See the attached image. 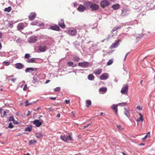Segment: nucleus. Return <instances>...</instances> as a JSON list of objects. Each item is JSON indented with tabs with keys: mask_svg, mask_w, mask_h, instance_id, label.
Instances as JSON below:
<instances>
[{
	"mask_svg": "<svg viewBox=\"0 0 155 155\" xmlns=\"http://www.w3.org/2000/svg\"><path fill=\"white\" fill-rule=\"evenodd\" d=\"M68 136L65 135H61L60 137L61 139L65 142H67L69 140L71 141H73L74 139L72 137V133H68Z\"/></svg>",
	"mask_w": 155,
	"mask_h": 155,
	"instance_id": "f257e3e1",
	"label": "nucleus"
},
{
	"mask_svg": "<svg viewBox=\"0 0 155 155\" xmlns=\"http://www.w3.org/2000/svg\"><path fill=\"white\" fill-rule=\"evenodd\" d=\"M38 49L41 52H45L47 50L49 49V48L46 46L43 43L38 46Z\"/></svg>",
	"mask_w": 155,
	"mask_h": 155,
	"instance_id": "f03ea898",
	"label": "nucleus"
},
{
	"mask_svg": "<svg viewBox=\"0 0 155 155\" xmlns=\"http://www.w3.org/2000/svg\"><path fill=\"white\" fill-rule=\"evenodd\" d=\"M128 84H124L121 90V93L124 94H126L127 93L128 89Z\"/></svg>",
	"mask_w": 155,
	"mask_h": 155,
	"instance_id": "7ed1b4c3",
	"label": "nucleus"
},
{
	"mask_svg": "<svg viewBox=\"0 0 155 155\" xmlns=\"http://www.w3.org/2000/svg\"><path fill=\"white\" fill-rule=\"evenodd\" d=\"M68 34L71 36H75L77 33L76 29L74 28H70L68 31Z\"/></svg>",
	"mask_w": 155,
	"mask_h": 155,
	"instance_id": "20e7f679",
	"label": "nucleus"
},
{
	"mask_svg": "<svg viewBox=\"0 0 155 155\" xmlns=\"http://www.w3.org/2000/svg\"><path fill=\"white\" fill-rule=\"evenodd\" d=\"M28 24L26 22L21 23H19L18 25V29L20 31L23 30L25 27L28 25Z\"/></svg>",
	"mask_w": 155,
	"mask_h": 155,
	"instance_id": "39448f33",
	"label": "nucleus"
},
{
	"mask_svg": "<svg viewBox=\"0 0 155 155\" xmlns=\"http://www.w3.org/2000/svg\"><path fill=\"white\" fill-rule=\"evenodd\" d=\"M40 120L41 121L37 119L34 120L33 123L37 127H40L44 122L42 119H40Z\"/></svg>",
	"mask_w": 155,
	"mask_h": 155,
	"instance_id": "423d86ee",
	"label": "nucleus"
},
{
	"mask_svg": "<svg viewBox=\"0 0 155 155\" xmlns=\"http://www.w3.org/2000/svg\"><path fill=\"white\" fill-rule=\"evenodd\" d=\"M38 40V37L32 35L28 39V41L31 43H35Z\"/></svg>",
	"mask_w": 155,
	"mask_h": 155,
	"instance_id": "0eeeda50",
	"label": "nucleus"
},
{
	"mask_svg": "<svg viewBox=\"0 0 155 155\" xmlns=\"http://www.w3.org/2000/svg\"><path fill=\"white\" fill-rule=\"evenodd\" d=\"M90 65L89 63L87 61L84 62H79L78 63V65L79 66L81 67L85 68L88 67Z\"/></svg>",
	"mask_w": 155,
	"mask_h": 155,
	"instance_id": "6e6552de",
	"label": "nucleus"
},
{
	"mask_svg": "<svg viewBox=\"0 0 155 155\" xmlns=\"http://www.w3.org/2000/svg\"><path fill=\"white\" fill-rule=\"evenodd\" d=\"M100 4L101 7L104 8L105 7L108 6L110 4L109 2L107 0H103L100 2Z\"/></svg>",
	"mask_w": 155,
	"mask_h": 155,
	"instance_id": "1a4fd4ad",
	"label": "nucleus"
},
{
	"mask_svg": "<svg viewBox=\"0 0 155 155\" xmlns=\"http://www.w3.org/2000/svg\"><path fill=\"white\" fill-rule=\"evenodd\" d=\"M90 9L93 11H96L99 9V5L95 3H92Z\"/></svg>",
	"mask_w": 155,
	"mask_h": 155,
	"instance_id": "9d476101",
	"label": "nucleus"
},
{
	"mask_svg": "<svg viewBox=\"0 0 155 155\" xmlns=\"http://www.w3.org/2000/svg\"><path fill=\"white\" fill-rule=\"evenodd\" d=\"M58 25L62 28L64 29L66 26L64 23V21L63 19H61L58 22Z\"/></svg>",
	"mask_w": 155,
	"mask_h": 155,
	"instance_id": "9b49d317",
	"label": "nucleus"
},
{
	"mask_svg": "<svg viewBox=\"0 0 155 155\" xmlns=\"http://www.w3.org/2000/svg\"><path fill=\"white\" fill-rule=\"evenodd\" d=\"M48 29L57 31H60L61 30L60 28L57 25H51L48 28Z\"/></svg>",
	"mask_w": 155,
	"mask_h": 155,
	"instance_id": "f8f14e48",
	"label": "nucleus"
},
{
	"mask_svg": "<svg viewBox=\"0 0 155 155\" xmlns=\"http://www.w3.org/2000/svg\"><path fill=\"white\" fill-rule=\"evenodd\" d=\"M92 2H85L84 3V5L85 6L86 9H90L91 8Z\"/></svg>",
	"mask_w": 155,
	"mask_h": 155,
	"instance_id": "ddd939ff",
	"label": "nucleus"
},
{
	"mask_svg": "<svg viewBox=\"0 0 155 155\" xmlns=\"http://www.w3.org/2000/svg\"><path fill=\"white\" fill-rule=\"evenodd\" d=\"M108 74L107 73H103L100 77V79L101 80H105L109 78Z\"/></svg>",
	"mask_w": 155,
	"mask_h": 155,
	"instance_id": "4468645a",
	"label": "nucleus"
},
{
	"mask_svg": "<svg viewBox=\"0 0 155 155\" xmlns=\"http://www.w3.org/2000/svg\"><path fill=\"white\" fill-rule=\"evenodd\" d=\"M119 41H116L115 42L113 43L110 47V48L111 49H114L117 47L119 45Z\"/></svg>",
	"mask_w": 155,
	"mask_h": 155,
	"instance_id": "2eb2a0df",
	"label": "nucleus"
},
{
	"mask_svg": "<svg viewBox=\"0 0 155 155\" xmlns=\"http://www.w3.org/2000/svg\"><path fill=\"white\" fill-rule=\"evenodd\" d=\"M86 8L85 6L82 5H80L78 9V10L81 12H84Z\"/></svg>",
	"mask_w": 155,
	"mask_h": 155,
	"instance_id": "dca6fc26",
	"label": "nucleus"
},
{
	"mask_svg": "<svg viewBox=\"0 0 155 155\" xmlns=\"http://www.w3.org/2000/svg\"><path fill=\"white\" fill-rule=\"evenodd\" d=\"M45 45L47 46L49 48V49L50 48V46H52V42L51 40H46L44 42Z\"/></svg>",
	"mask_w": 155,
	"mask_h": 155,
	"instance_id": "f3484780",
	"label": "nucleus"
},
{
	"mask_svg": "<svg viewBox=\"0 0 155 155\" xmlns=\"http://www.w3.org/2000/svg\"><path fill=\"white\" fill-rule=\"evenodd\" d=\"M15 67L16 68L20 69L24 67V65L21 63H18L15 64Z\"/></svg>",
	"mask_w": 155,
	"mask_h": 155,
	"instance_id": "a211bd4d",
	"label": "nucleus"
},
{
	"mask_svg": "<svg viewBox=\"0 0 155 155\" xmlns=\"http://www.w3.org/2000/svg\"><path fill=\"white\" fill-rule=\"evenodd\" d=\"M107 88L106 87H102L100 88L99 91L102 94L105 93L107 91Z\"/></svg>",
	"mask_w": 155,
	"mask_h": 155,
	"instance_id": "6ab92c4d",
	"label": "nucleus"
},
{
	"mask_svg": "<svg viewBox=\"0 0 155 155\" xmlns=\"http://www.w3.org/2000/svg\"><path fill=\"white\" fill-rule=\"evenodd\" d=\"M36 15L35 13H31L28 16V18L30 20H33L35 19Z\"/></svg>",
	"mask_w": 155,
	"mask_h": 155,
	"instance_id": "aec40b11",
	"label": "nucleus"
},
{
	"mask_svg": "<svg viewBox=\"0 0 155 155\" xmlns=\"http://www.w3.org/2000/svg\"><path fill=\"white\" fill-rule=\"evenodd\" d=\"M35 69H36L37 68H28L25 69V71L26 73H31V71H34Z\"/></svg>",
	"mask_w": 155,
	"mask_h": 155,
	"instance_id": "412c9836",
	"label": "nucleus"
},
{
	"mask_svg": "<svg viewBox=\"0 0 155 155\" xmlns=\"http://www.w3.org/2000/svg\"><path fill=\"white\" fill-rule=\"evenodd\" d=\"M36 58H32L28 59H27L26 60V62L27 63H36L37 62L35 61V59Z\"/></svg>",
	"mask_w": 155,
	"mask_h": 155,
	"instance_id": "4be33fe9",
	"label": "nucleus"
},
{
	"mask_svg": "<svg viewBox=\"0 0 155 155\" xmlns=\"http://www.w3.org/2000/svg\"><path fill=\"white\" fill-rule=\"evenodd\" d=\"M113 110L114 111L116 114L117 113V105L113 104L111 106Z\"/></svg>",
	"mask_w": 155,
	"mask_h": 155,
	"instance_id": "5701e85b",
	"label": "nucleus"
},
{
	"mask_svg": "<svg viewBox=\"0 0 155 155\" xmlns=\"http://www.w3.org/2000/svg\"><path fill=\"white\" fill-rule=\"evenodd\" d=\"M125 111L124 112V114L129 118H130V116L129 115L130 112L128 111L126 108H124Z\"/></svg>",
	"mask_w": 155,
	"mask_h": 155,
	"instance_id": "b1692460",
	"label": "nucleus"
},
{
	"mask_svg": "<svg viewBox=\"0 0 155 155\" xmlns=\"http://www.w3.org/2000/svg\"><path fill=\"white\" fill-rule=\"evenodd\" d=\"M35 135L36 137L38 139L42 138L43 137V135L41 132H38L36 133Z\"/></svg>",
	"mask_w": 155,
	"mask_h": 155,
	"instance_id": "393cba45",
	"label": "nucleus"
},
{
	"mask_svg": "<svg viewBox=\"0 0 155 155\" xmlns=\"http://www.w3.org/2000/svg\"><path fill=\"white\" fill-rule=\"evenodd\" d=\"M120 5L118 4H114L112 6V8L114 10L118 9L120 8Z\"/></svg>",
	"mask_w": 155,
	"mask_h": 155,
	"instance_id": "a878e982",
	"label": "nucleus"
},
{
	"mask_svg": "<svg viewBox=\"0 0 155 155\" xmlns=\"http://www.w3.org/2000/svg\"><path fill=\"white\" fill-rule=\"evenodd\" d=\"M86 106L87 107H89L91 104V101L90 100H88L86 101Z\"/></svg>",
	"mask_w": 155,
	"mask_h": 155,
	"instance_id": "bb28decb",
	"label": "nucleus"
},
{
	"mask_svg": "<svg viewBox=\"0 0 155 155\" xmlns=\"http://www.w3.org/2000/svg\"><path fill=\"white\" fill-rule=\"evenodd\" d=\"M88 79L89 80L92 81L94 79V76L92 74H90L88 76Z\"/></svg>",
	"mask_w": 155,
	"mask_h": 155,
	"instance_id": "cd10ccee",
	"label": "nucleus"
},
{
	"mask_svg": "<svg viewBox=\"0 0 155 155\" xmlns=\"http://www.w3.org/2000/svg\"><path fill=\"white\" fill-rule=\"evenodd\" d=\"M150 132H148L147 134H146L145 136L143 138H142V140L143 141L145 139H146L148 137L150 136Z\"/></svg>",
	"mask_w": 155,
	"mask_h": 155,
	"instance_id": "c85d7f7f",
	"label": "nucleus"
},
{
	"mask_svg": "<svg viewBox=\"0 0 155 155\" xmlns=\"http://www.w3.org/2000/svg\"><path fill=\"white\" fill-rule=\"evenodd\" d=\"M36 143V141L35 140H31L29 142L30 145H34Z\"/></svg>",
	"mask_w": 155,
	"mask_h": 155,
	"instance_id": "c756f323",
	"label": "nucleus"
},
{
	"mask_svg": "<svg viewBox=\"0 0 155 155\" xmlns=\"http://www.w3.org/2000/svg\"><path fill=\"white\" fill-rule=\"evenodd\" d=\"M32 127L31 126V125L30 127H28L27 128H26L25 129V131H28V132H30L31 130H32Z\"/></svg>",
	"mask_w": 155,
	"mask_h": 155,
	"instance_id": "7c9ffc66",
	"label": "nucleus"
},
{
	"mask_svg": "<svg viewBox=\"0 0 155 155\" xmlns=\"http://www.w3.org/2000/svg\"><path fill=\"white\" fill-rule=\"evenodd\" d=\"M12 10V8L10 6H9L8 8H5L4 11L5 12H9L11 11Z\"/></svg>",
	"mask_w": 155,
	"mask_h": 155,
	"instance_id": "2f4dec72",
	"label": "nucleus"
},
{
	"mask_svg": "<svg viewBox=\"0 0 155 155\" xmlns=\"http://www.w3.org/2000/svg\"><path fill=\"white\" fill-rule=\"evenodd\" d=\"M101 72V69H98L94 71V73L96 74H99Z\"/></svg>",
	"mask_w": 155,
	"mask_h": 155,
	"instance_id": "473e14b6",
	"label": "nucleus"
},
{
	"mask_svg": "<svg viewBox=\"0 0 155 155\" xmlns=\"http://www.w3.org/2000/svg\"><path fill=\"white\" fill-rule=\"evenodd\" d=\"M73 59L74 61L77 62L79 61L80 60V58L77 56L74 57Z\"/></svg>",
	"mask_w": 155,
	"mask_h": 155,
	"instance_id": "72a5a7b5",
	"label": "nucleus"
},
{
	"mask_svg": "<svg viewBox=\"0 0 155 155\" xmlns=\"http://www.w3.org/2000/svg\"><path fill=\"white\" fill-rule=\"evenodd\" d=\"M25 106H29L30 105H31L32 104V103H30L28 101V100H27L25 101Z\"/></svg>",
	"mask_w": 155,
	"mask_h": 155,
	"instance_id": "f704fd0d",
	"label": "nucleus"
},
{
	"mask_svg": "<svg viewBox=\"0 0 155 155\" xmlns=\"http://www.w3.org/2000/svg\"><path fill=\"white\" fill-rule=\"evenodd\" d=\"M10 64V61H4L3 62V64L5 66L9 65Z\"/></svg>",
	"mask_w": 155,
	"mask_h": 155,
	"instance_id": "c9c22d12",
	"label": "nucleus"
},
{
	"mask_svg": "<svg viewBox=\"0 0 155 155\" xmlns=\"http://www.w3.org/2000/svg\"><path fill=\"white\" fill-rule=\"evenodd\" d=\"M54 90L55 92H59L60 91L61 87H57L54 88Z\"/></svg>",
	"mask_w": 155,
	"mask_h": 155,
	"instance_id": "e433bc0d",
	"label": "nucleus"
},
{
	"mask_svg": "<svg viewBox=\"0 0 155 155\" xmlns=\"http://www.w3.org/2000/svg\"><path fill=\"white\" fill-rule=\"evenodd\" d=\"M127 12V10L126 9H123L122 11V12L121 13V15L122 16H124V15H125V13H126V12Z\"/></svg>",
	"mask_w": 155,
	"mask_h": 155,
	"instance_id": "4c0bfd02",
	"label": "nucleus"
},
{
	"mask_svg": "<svg viewBox=\"0 0 155 155\" xmlns=\"http://www.w3.org/2000/svg\"><path fill=\"white\" fill-rule=\"evenodd\" d=\"M113 62V60L112 59H110L107 63V65H111Z\"/></svg>",
	"mask_w": 155,
	"mask_h": 155,
	"instance_id": "58836bf2",
	"label": "nucleus"
},
{
	"mask_svg": "<svg viewBox=\"0 0 155 155\" xmlns=\"http://www.w3.org/2000/svg\"><path fill=\"white\" fill-rule=\"evenodd\" d=\"M143 117H140L139 118H138L136 120L137 122H139L140 121L143 122Z\"/></svg>",
	"mask_w": 155,
	"mask_h": 155,
	"instance_id": "ea45409f",
	"label": "nucleus"
},
{
	"mask_svg": "<svg viewBox=\"0 0 155 155\" xmlns=\"http://www.w3.org/2000/svg\"><path fill=\"white\" fill-rule=\"evenodd\" d=\"M38 80L36 78H35L34 77L33 78V80H32V82L34 83H35L38 82Z\"/></svg>",
	"mask_w": 155,
	"mask_h": 155,
	"instance_id": "a19ab883",
	"label": "nucleus"
},
{
	"mask_svg": "<svg viewBox=\"0 0 155 155\" xmlns=\"http://www.w3.org/2000/svg\"><path fill=\"white\" fill-rule=\"evenodd\" d=\"M15 120L13 116H10L9 119V121H12L13 122Z\"/></svg>",
	"mask_w": 155,
	"mask_h": 155,
	"instance_id": "79ce46f5",
	"label": "nucleus"
},
{
	"mask_svg": "<svg viewBox=\"0 0 155 155\" xmlns=\"http://www.w3.org/2000/svg\"><path fill=\"white\" fill-rule=\"evenodd\" d=\"M143 35L142 34H140L139 35V36H137L136 37V39L137 40H138V41L141 37H143Z\"/></svg>",
	"mask_w": 155,
	"mask_h": 155,
	"instance_id": "37998d69",
	"label": "nucleus"
},
{
	"mask_svg": "<svg viewBox=\"0 0 155 155\" xmlns=\"http://www.w3.org/2000/svg\"><path fill=\"white\" fill-rule=\"evenodd\" d=\"M38 23V22L37 21H33V22H32L31 24V25H36Z\"/></svg>",
	"mask_w": 155,
	"mask_h": 155,
	"instance_id": "c03bdc74",
	"label": "nucleus"
},
{
	"mask_svg": "<svg viewBox=\"0 0 155 155\" xmlns=\"http://www.w3.org/2000/svg\"><path fill=\"white\" fill-rule=\"evenodd\" d=\"M30 55L29 54H26L25 56V58H29L30 57Z\"/></svg>",
	"mask_w": 155,
	"mask_h": 155,
	"instance_id": "a18cd8bd",
	"label": "nucleus"
},
{
	"mask_svg": "<svg viewBox=\"0 0 155 155\" xmlns=\"http://www.w3.org/2000/svg\"><path fill=\"white\" fill-rule=\"evenodd\" d=\"M8 128H12L13 127V125L12 124V123H10L8 125Z\"/></svg>",
	"mask_w": 155,
	"mask_h": 155,
	"instance_id": "49530a36",
	"label": "nucleus"
},
{
	"mask_svg": "<svg viewBox=\"0 0 155 155\" xmlns=\"http://www.w3.org/2000/svg\"><path fill=\"white\" fill-rule=\"evenodd\" d=\"M117 127L120 130H123V128L120 125H117Z\"/></svg>",
	"mask_w": 155,
	"mask_h": 155,
	"instance_id": "de8ad7c7",
	"label": "nucleus"
},
{
	"mask_svg": "<svg viewBox=\"0 0 155 155\" xmlns=\"http://www.w3.org/2000/svg\"><path fill=\"white\" fill-rule=\"evenodd\" d=\"M126 102H123L121 103H119L118 104V105H120L121 106H124L126 104Z\"/></svg>",
	"mask_w": 155,
	"mask_h": 155,
	"instance_id": "09e8293b",
	"label": "nucleus"
},
{
	"mask_svg": "<svg viewBox=\"0 0 155 155\" xmlns=\"http://www.w3.org/2000/svg\"><path fill=\"white\" fill-rule=\"evenodd\" d=\"M68 64L69 66H73V62L72 61H69L68 62Z\"/></svg>",
	"mask_w": 155,
	"mask_h": 155,
	"instance_id": "8fccbe9b",
	"label": "nucleus"
},
{
	"mask_svg": "<svg viewBox=\"0 0 155 155\" xmlns=\"http://www.w3.org/2000/svg\"><path fill=\"white\" fill-rule=\"evenodd\" d=\"M91 124H92V122H90V123L88 124L87 125H86L85 126H84L83 127V129H84L86 127H88Z\"/></svg>",
	"mask_w": 155,
	"mask_h": 155,
	"instance_id": "3c124183",
	"label": "nucleus"
},
{
	"mask_svg": "<svg viewBox=\"0 0 155 155\" xmlns=\"http://www.w3.org/2000/svg\"><path fill=\"white\" fill-rule=\"evenodd\" d=\"M83 27H84L83 26L79 25L77 27V28L79 30H81L82 29Z\"/></svg>",
	"mask_w": 155,
	"mask_h": 155,
	"instance_id": "603ef678",
	"label": "nucleus"
},
{
	"mask_svg": "<svg viewBox=\"0 0 155 155\" xmlns=\"http://www.w3.org/2000/svg\"><path fill=\"white\" fill-rule=\"evenodd\" d=\"M27 86L26 84L24 85V86L23 88V90L24 91H26L27 90Z\"/></svg>",
	"mask_w": 155,
	"mask_h": 155,
	"instance_id": "864d4df0",
	"label": "nucleus"
},
{
	"mask_svg": "<svg viewBox=\"0 0 155 155\" xmlns=\"http://www.w3.org/2000/svg\"><path fill=\"white\" fill-rule=\"evenodd\" d=\"M113 36V35L111 36L110 35H108L107 37L106 38V40H108L111 37H112Z\"/></svg>",
	"mask_w": 155,
	"mask_h": 155,
	"instance_id": "5fc2aeb1",
	"label": "nucleus"
},
{
	"mask_svg": "<svg viewBox=\"0 0 155 155\" xmlns=\"http://www.w3.org/2000/svg\"><path fill=\"white\" fill-rule=\"evenodd\" d=\"M16 79H17L16 78L10 79V80L13 82H14Z\"/></svg>",
	"mask_w": 155,
	"mask_h": 155,
	"instance_id": "6e6d98bb",
	"label": "nucleus"
},
{
	"mask_svg": "<svg viewBox=\"0 0 155 155\" xmlns=\"http://www.w3.org/2000/svg\"><path fill=\"white\" fill-rule=\"evenodd\" d=\"M117 27H115L114 28H113V29H112V32H114L115 31H116V30H117Z\"/></svg>",
	"mask_w": 155,
	"mask_h": 155,
	"instance_id": "4d7b16f0",
	"label": "nucleus"
},
{
	"mask_svg": "<svg viewBox=\"0 0 155 155\" xmlns=\"http://www.w3.org/2000/svg\"><path fill=\"white\" fill-rule=\"evenodd\" d=\"M6 114V112L5 111H3V115H2L1 116L2 117H3L4 116H5Z\"/></svg>",
	"mask_w": 155,
	"mask_h": 155,
	"instance_id": "13d9d810",
	"label": "nucleus"
},
{
	"mask_svg": "<svg viewBox=\"0 0 155 155\" xmlns=\"http://www.w3.org/2000/svg\"><path fill=\"white\" fill-rule=\"evenodd\" d=\"M137 108L140 110H141L142 109V108L140 106H137Z\"/></svg>",
	"mask_w": 155,
	"mask_h": 155,
	"instance_id": "bf43d9fd",
	"label": "nucleus"
},
{
	"mask_svg": "<svg viewBox=\"0 0 155 155\" xmlns=\"http://www.w3.org/2000/svg\"><path fill=\"white\" fill-rule=\"evenodd\" d=\"M56 97H50L49 99L51 100H54L56 99Z\"/></svg>",
	"mask_w": 155,
	"mask_h": 155,
	"instance_id": "052dcab7",
	"label": "nucleus"
},
{
	"mask_svg": "<svg viewBox=\"0 0 155 155\" xmlns=\"http://www.w3.org/2000/svg\"><path fill=\"white\" fill-rule=\"evenodd\" d=\"M13 122L14 124H18V121L15 120H14Z\"/></svg>",
	"mask_w": 155,
	"mask_h": 155,
	"instance_id": "680f3d73",
	"label": "nucleus"
},
{
	"mask_svg": "<svg viewBox=\"0 0 155 155\" xmlns=\"http://www.w3.org/2000/svg\"><path fill=\"white\" fill-rule=\"evenodd\" d=\"M8 25V26L9 27H11V28H12L13 27V24L12 23H9Z\"/></svg>",
	"mask_w": 155,
	"mask_h": 155,
	"instance_id": "e2e57ef3",
	"label": "nucleus"
},
{
	"mask_svg": "<svg viewBox=\"0 0 155 155\" xmlns=\"http://www.w3.org/2000/svg\"><path fill=\"white\" fill-rule=\"evenodd\" d=\"M78 4V3L77 2H75L74 3V7H76Z\"/></svg>",
	"mask_w": 155,
	"mask_h": 155,
	"instance_id": "0e129e2a",
	"label": "nucleus"
},
{
	"mask_svg": "<svg viewBox=\"0 0 155 155\" xmlns=\"http://www.w3.org/2000/svg\"><path fill=\"white\" fill-rule=\"evenodd\" d=\"M13 76H14L13 75L7 76V79H8L9 78H11V77H13Z\"/></svg>",
	"mask_w": 155,
	"mask_h": 155,
	"instance_id": "69168bd1",
	"label": "nucleus"
},
{
	"mask_svg": "<svg viewBox=\"0 0 155 155\" xmlns=\"http://www.w3.org/2000/svg\"><path fill=\"white\" fill-rule=\"evenodd\" d=\"M31 114L29 110L28 111V113L26 115V116H28L29 115Z\"/></svg>",
	"mask_w": 155,
	"mask_h": 155,
	"instance_id": "338daca9",
	"label": "nucleus"
},
{
	"mask_svg": "<svg viewBox=\"0 0 155 155\" xmlns=\"http://www.w3.org/2000/svg\"><path fill=\"white\" fill-rule=\"evenodd\" d=\"M50 80H47V81H46L45 82V84H48V83H49L50 82Z\"/></svg>",
	"mask_w": 155,
	"mask_h": 155,
	"instance_id": "774afa93",
	"label": "nucleus"
}]
</instances>
